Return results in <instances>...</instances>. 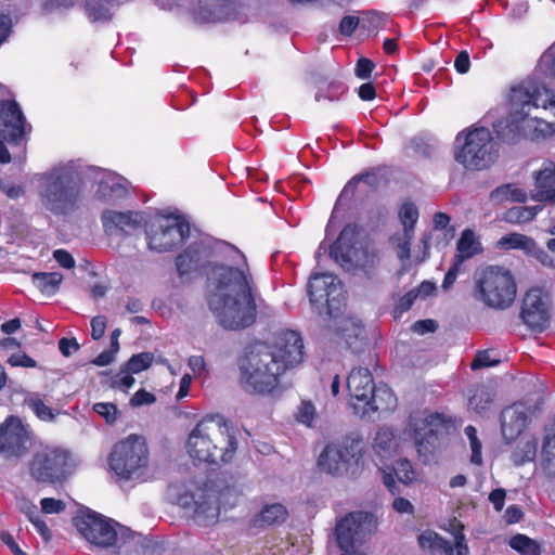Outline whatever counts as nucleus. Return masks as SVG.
Returning <instances> with one entry per match:
<instances>
[{"mask_svg": "<svg viewBox=\"0 0 555 555\" xmlns=\"http://www.w3.org/2000/svg\"><path fill=\"white\" fill-rule=\"evenodd\" d=\"M210 251L204 243L192 244L183 254L176 259V266L179 274L183 275L197 270L203 262L209 258Z\"/></svg>", "mask_w": 555, "mask_h": 555, "instance_id": "obj_27", "label": "nucleus"}, {"mask_svg": "<svg viewBox=\"0 0 555 555\" xmlns=\"http://www.w3.org/2000/svg\"><path fill=\"white\" fill-rule=\"evenodd\" d=\"M30 431L15 415L0 425V455L5 460L21 459L29 449Z\"/></svg>", "mask_w": 555, "mask_h": 555, "instance_id": "obj_16", "label": "nucleus"}, {"mask_svg": "<svg viewBox=\"0 0 555 555\" xmlns=\"http://www.w3.org/2000/svg\"><path fill=\"white\" fill-rule=\"evenodd\" d=\"M418 543L423 548L441 551L444 553V555H453V548L451 543L440 538L436 532H423L418 537Z\"/></svg>", "mask_w": 555, "mask_h": 555, "instance_id": "obj_37", "label": "nucleus"}, {"mask_svg": "<svg viewBox=\"0 0 555 555\" xmlns=\"http://www.w3.org/2000/svg\"><path fill=\"white\" fill-rule=\"evenodd\" d=\"M552 304L548 292L539 287L529 289L521 307V319L525 324L533 331H544L550 324Z\"/></svg>", "mask_w": 555, "mask_h": 555, "instance_id": "obj_17", "label": "nucleus"}, {"mask_svg": "<svg viewBox=\"0 0 555 555\" xmlns=\"http://www.w3.org/2000/svg\"><path fill=\"white\" fill-rule=\"evenodd\" d=\"M74 524L89 543L100 548L121 547L131 535L128 528L96 513L76 516Z\"/></svg>", "mask_w": 555, "mask_h": 555, "instance_id": "obj_9", "label": "nucleus"}, {"mask_svg": "<svg viewBox=\"0 0 555 555\" xmlns=\"http://www.w3.org/2000/svg\"><path fill=\"white\" fill-rule=\"evenodd\" d=\"M399 217L404 230L403 236H408L410 238L418 219V210L416 206L412 203H405L399 211Z\"/></svg>", "mask_w": 555, "mask_h": 555, "instance_id": "obj_42", "label": "nucleus"}, {"mask_svg": "<svg viewBox=\"0 0 555 555\" xmlns=\"http://www.w3.org/2000/svg\"><path fill=\"white\" fill-rule=\"evenodd\" d=\"M538 443L534 438L521 439L512 453V461L516 466L532 462L535 459Z\"/></svg>", "mask_w": 555, "mask_h": 555, "instance_id": "obj_32", "label": "nucleus"}, {"mask_svg": "<svg viewBox=\"0 0 555 555\" xmlns=\"http://www.w3.org/2000/svg\"><path fill=\"white\" fill-rule=\"evenodd\" d=\"M457 254L454 259H461L463 263L480 250L479 243L476 241L475 233L472 230H464L457 242Z\"/></svg>", "mask_w": 555, "mask_h": 555, "instance_id": "obj_35", "label": "nucleus"}, {"mask_svg": "<svg viewBox=\"0 0 555 555\" xmlns=\"http://www.w3.org/2000/svg\"><path fill=\"white\" fill-rule=\"evenodd\" d=\"M87 180L94 179L99 184L96 196L103 201H115L127 194L128 182L122 177L98 167H86Z\"/></svg>", "mask_w": 555, "mask_h": 555, "instance_id": "obj_22", "label": "nucleus"}, {"mask_svg": "<svg viewBox=\"0 0 555 555\" xmlns=\"http://www.w3.org/2000/svg\"><path fill=\"white\" fill-rule=\"evenodd\" d=\"M308 294L312 306L319 308L326 306L328 311L338 309L344 299L340 281L330 273H315L308 283Z\"/></svg>", "mask_w": 555, "mask_h": 555, "instance_id": "obj_18", "label": "nucleus"}, {"mask_svg": "<svg viewBox=\"0 0 555 555\" xmlns=\"http://www.w3.org/2000/svg\"><path fill=\"white\" fill-rule=\"evenodd\" d=\"M23 402L41 421L52 422L55 418V414L53 413L52 409L44 403L43 395L39 392L26 391Z\"/></svg>", "mask_w": 555, "mask_h": 555, "instance_id": "obj_30", "label": "nucleus"}, {"mask_svg": "<svg viewBox=\"0 0 555 555\" xmlns=\"http://www.w3.org/2000/svg\"><path fill=\"white\" fill-rule=\"evenodd\" d=\"M359 25V18L356 16H345L340 21L339 30L345 36H351Z\"/></svg>", "mask_w": 555, "mask_h": 555, "instance_id": "obj_62", "label": "nucleus"}, {"mask_svg": "<svg viewBox=\"0 0 555 555\" xmlns=\"http://www.w3.org/2000/svg\"><path fill=\"white\" fill-rule=\"evenodd\" d=\"M529 411L522 403H515L501 413V429L506 441H512L525 429Z\"/></svg>", "mask_w": 555, "mask_h": 555, "instance_id": "obj_24", "label": "nucleus"}, {"mask_svg": "<svg viewBox=\"0 0 555 555\" xmlns=\"http://www.w3.org/2000/svg\"><path fill=\"white\" fill-rule=\"evenodd\" d=\"M540 67L545 68L555 78V43L542 55Z\"/></svg>", "mask_w": 555, "mask_h": 555, "instance_id": "obj_54", "label": "nucleus"}, {"mask_svg": "<svg viewBox=\"0 0 555 555\" xmlns=\"http://www.w3.org/2000/svg\"><path fill=\"white\" fill-rule=\"evenodd\" d=\"M541 467L547 478L555 479V435L544 440Z\"/></svg>", "mask_w": 555, "mask_h": 555, "instance_id": "obj_39", "label": "nucleus"}, {"mask_svg": "<svg viewBox=\"0 0 555 555\" xmlns=\"http://www.w3.org/2000/svg\"><path fill=\"white\" fill-rule=\"evenodd\" d=\"M106 330V318L103 315L94 317L91 320V336L94 340L100 339Z\"/></svg>", "mask_w": 555, "mask_h": 555, "instance_id": "obj_57", "label": "nucleus"}, {"mask_svg": "<svg viewBox=\"0 0 555 555\" xmlns=\"http://www.w3.org/2000/svg\"><path fill=\"white\" fill-rule=\"evenodd\" d=\"M437 328V324L433 320H420L412 325V330L418 334L433 333Z\"/></svg>", "mask_w": 555, "mask_h": 555, "instance_id": "obj_64", "label": "nucleus"}, {"mask_svg": "<svg viewBox=\"0 0 555 555\" xmlns=\"http://www.w3.org/2000/svg\"><path fill=\"white\" fill-rule=\"evenodd\" d=\"M223 495L212 486L188 490L178 496V504L199 526L208 527L218 522L220 516V499Z\"/></svg>", "mask_w": 555, "mask_h": 555, "instance_id": "obj_12", "label": "nucleus"}, {"mask_svg": "<svg viewBox=\"0 0 555 555\" xmlns=\"http://www.w3.org/2000/svg\"><path fill=\"white\" fill-rule=\"evenodd\" d=\"M240 260L235 267L212 266L207 276V305L216 322L224 330L240 331L253 325L263 305L246 257L228 247Z\"/></svg>", "mask_w": 555, "mask_h": 555, "instance_id": "obj_1", "label": "nucleus"}, {"mask_svg": "<svg viewBox=\"0 0 555 555\" xmlns=\"http://www.w3.org/2000/svg\"><path fill=\"white\" fill-rule=\"evenodd\" d=\"M341 93L343 89L339 85H330L325 91H318L314 99L317 102H320L321 100L336 101L339 99Z\"/></svg>", "mask_w": 555, "mask_h": 555, "instance_id": "obj_53", "label": "nucleus"}, {"mask_svg": "<svg viewBox=\"0 0 555 555\" xmlns=\"http://www.w3.org/2000/svg\"><path fill=\"white\" fill-rule=\"evenodd\" d=\"M190 234V225L180 217L159 218L151 222L146 230L149 248L165 253L184 243Z\"/></svg>", "mask_w": 555, "mask_h": 555, "instance_id": "obj_14", "label": "nucleus"}, {"mask_svg": "<svg viewBox=\"0 0 555 555\" xmlns=\"http://www.w3.org/2000/svg\"><path fill=\"white\" fill-rule=\"evenodd\" d=\"M142 217L138 212H118L106 210L102 215L103 227L106 232L113 234L118 231L128 233L140 227Z\"/></svg>", "mask_w": 555, "mask_h": 555, "instance_id": "obj_26", "label": "nucleus"}, {"mask_svg": "<svg viewBox=\"0 0 555 555\" xmlns=\"http://www.w3.org/2000/svg\"><path fill=\"white\" fill-rule=\"evenodd\" d=\"M491 197L494 201H512L522 203L526 201L527 195L521 190L512 184H506L496 188L492 193Z\"/></svg>", "mask_w": 555, "mask_h": 555, "instance_id": "obj_41", "label": "nucleus"}, {"mask_svg": "<svg viewBox=\"0 0 555 555\" xmlns=\"http://www.w3.org/2000/svg\"><path fill=\"white\" fill-rule=\"evenodd\" d=\"M87 176L86 167L75 160L59 164L37 175L42 206L57 216L75 211L81 202Z\"/></svg>", "mask_w": 555, "mask_h": 555, "instance_id": "obj_3", "label": "nucleus"}, {"mask_svg": "<svg viewBox=\"0 0 555 555\" xmlns=\"http://www.w3.org/2000/svg\"><path fill=\"white\" fill-rule=\"evenodd\" d=\"M508 544L520 555H540L542 550L540 543L521 533L512 537Z\"/></svg>", "mask_w": 555, "mask_h": 555, "instance_id": "obj_36", "label": "nucleus"}, {"mask_svg": "<svg viewBox=\"0 0 555 555\" xmlns=\"http://www.w3.org/2000/svg\"><path fill=\"white\" fill-rule=\"evenodd\" d=\"M0 190L9 197V198H18L24 194L23 186L15 184L13 182L3 181L0 179Z\"/></svg>", "mask_w": 555, "mask_h": 555, "instance_id": "obj_58", "label": "nucleus"}, {"mask_svg": "<svg viewBox=\"0 0 555 555\" xmlns=\"http://www.w3.org/2000/svg\"><path fill=\"white\" fill-rule=\"evenodd\" d=\"M127 369L125 371H121L119 374L114 376L112 380V385L114 388L118 389H128L134 384V378L131 375Z\"/></svg>", "mask_w": 555, "mask_h": 555, "instance_id": "obj_51", "label": "nucleus"}, {"mask_svg": "<svg viewBox=\"0 0 555 555\" xmlns=\"http://www.w3.org/2000/svg\"><path fill=\"white\" fill-rule=\"evenodd\" d=\"M397 404V398L387 386H374L373 395L370 396L369 400L364 403L359 404L361 411L359 415L361 417H370L375 412H385L395 409Z\"/></svg>", "mask_w": 555, "mask_h": 555, "instance_id": "obj_25", "label": "nucleus"}, {"mask_svg": "<svg viewBox=\"0 0 555 555\" xmlns=\"http://www.w3.org/2000/svg\"><path fill=\"white\" fill-rule=\"evenodd\" d=\"M149 462V448L138 435H129L115 443L108 457L111 469L118 479L126 481H144Z\"/></svg>", "mask_w": 555, "mask_h": 555, "instance_id": "obj_7", "label": "nucleus"}, {"mask_svg": "<svg viewBox=\"0 0 555 555\" xmlns=\"http://www.w3.org/2000/svg\"><path fill=\"white\" fill-rule=\"evenodd\" d=\"M155 401H156V397L153 393H151L144 389H140L130 399V404L132 406H141L143 404H152Z\"/></svg>", "mask_w": 555, "mask_h": 555, "instance_id": "obj_55", "label": "nucleus"}, {"mask_svg": "<svg viewBox=\"0 0 555 555\" xmlns=\"http://www.w3.org/2000/svg\"><path fill=\"white\" fill-rule=\"evenodd\" d=\"M330 255L341 266L348 268H372L378 256L375 247L367 241L361 240L354 225H346L337 241L331 246Z\"/></svg>", "mask_w": 555, "mask_h": 555, "instance_id": "obj_10", "label": "nucleus"}, {"mask_svg": "<svg viewBox=\"0 0 555 555\" xmlns=\"http://www.w3.org/2000/svg\"><path fill=\"white\" fill-rule=\"evenodd\" d=\"M362 455V441L347 437L340 442L331 443L321 453L318 465L332 476H343L358 465Z\"/></svg>", "mask_w": 555, "mask_h": 555, "instance_id": "obj_13", "label": "nucleus"}, {"mask_svg": "<svg viewBox=\"0 0 555 555\" xmlns=\"http://www.w3.org/2000/svg\"><path fill=\"white\" fill-rule=\"evenodd\" d=\"M461 259H454L452 266L449 268L448 272L442 282V288L444 291H449L454 284L456 276L462 268Z\"/></svg>", "mask_w": 555, "mask_h": 555, "instance_id": "obj_50", "label": "nucleus"}, {"mask_svg": "<svg viewBox=\"0 0 555 555\" xmlns=\"http://www.w3.org/2000/svg\"><path fill=\"white\" fill-rule=\"evenodd\" d=\"M528 255L535 258L542 266L555 269V256L541 248L537 242L533 243V248Z\"/></svg>", "mask_w": 555, "mask_h": 555, "instance_id": "obj_48", "label": "nucleus"}, {"mask_svg": "<svg viewBox=\"0 0 555 555\" xmlns=\"http://www.w3.org/2000/svg\"><path fill=\"white\" fill-rule=\"evenodd\" d=\"M153 354L151 352H141L133 354L127 362L126 369L130 373H140L149 369L153 362Z\"/></svg>", "mask_w": 555, "mask_h": 555, "instance_id": "obj_44", "label": "nucleus"}, {"mask_svg": "<svg viewBox=\"0 0 555 555\" xmlns=\"http://www.w3.org/2000/svg\"><path fill=\"white\" fill-rule=\"evenodd\" d=\"M41 509L46 514H59L62 513L66 505L62 500H56L53 498H44L40 502Z\"/></svg>", "mask_w": 555, "mask_h": 555, "instance_id": "obj_49", "label": "nucleus"}, {"mask_svg": "<svg viewBox=\"0 0 555 555\" xmlns=\"http://www.w3.org/2000/svg\"><path fill=\"white\" fill-rule=\"evenodd\" d=\"M286 515V508L282 504L275 503L263 507L260 513V521L270 526L283 521Z\"/></svg>", "mask_w": 555, "mask_h": 555, "instance_id": "obj_43", "label": "nucleus"}, {"mask_svg": "<svg viewBox=\"0 0 555 555\" xmlns=\"http://www.w3.org/2000/svg\"><path fill=\"white\" fill-rule=\"evenodd\" d=\"M93 410L108 424H113L117 420L118 410L114 403L99 402L93 405Z\"/></svg>", "mask_w": 555, "mask_h": 555, "instance_id": "obj_47", "label": "nucleus"}, {"mask_svg": "<svg viewBox=\"0 0 555 555\" xmlns=\"http://www.w3.org/2000/svg\"><path fill=\"white\" fill-rule=\"evenodd\" d=\"M26 133V121L15 101L0 102V138L18 143Z\"/></svg>", "mask_w": 555, "mask_h": 555, "instance_id": "obj_20", "label": "nucleus"}, {"mask_svg": "<svg viewBox=\"0 0 555 555\" xmlns=\"http://www.w3.org/2000/svg\"><path fill=\"white\" fill-rule=\"evenodd\" d=\"M374 69V63L365 57H361L356 66V75L361 79H369Z\"/></svg>", "mask_w": 555, "mask_h": 555, "instance_id": "obj_56", "label": "nucleus"}, {"mask_svg": "<svg viewBox=\"0 0 555 555\" xmlns=\"http://www.w3.org/2000/svg\"><path fill=\"white\" fill-rule=\"evenodd\" d=\"M53 257L63 268L70 269L75 267V260L73 256L65 249H56L53 253Z\"/></svg>", "mask_w": 555, "mask_h": 555, "instance_id": "obj_61", "label": "nucleus"}, {"mask_svg": "<svg viewBox=\"0 0 555 555\" xmlns=\"http://www.w3.org/2000/svg\"><path fill=\"white\" fill-rule=\"evenodd\" d=\"M72 453L62 447L40 444L26 463L30 479L41 485L64 482L75 470Z\"/></svg>", "mask_w": 555, "mask_h": 555, "instance_id": "obj_6", "label": "nucleus"}, {"mask_svg": "<svg viewBox=\"0 0 555 555\" xmlns=\"http://www.w3.org/2000/svg\"><path fill=\"white\" fill-rule=\"evenodd\" d=\"M493 401L492 392L485 386L476 387L468 399V406L478 414H483Z\"/></svg>", "mask_w": 555, "mask_h": 555, "instance_id": "obj_38", "label": "nucleus"}, {"mask_svg": "<svg viewBox=\"0 0 555 555\" xmlns=\"http://www.w3.org/2000/svg\"><path fill=\"white\" fill-rule=\"evenodd\" d=\"M539 202L555 203V164L547 162L535 176V190L532 195Z\"/></svg>", "mask_w": 555, "mask_h": 555, "instance_id": "obj_28", "label": "nucleus"}, {"mask_svg": "<svg viewBox=\"0 0 555 555\" xmlns=\"http://www.w3.org/2000/svg\"><path fill=\"white\" fill-rule=\"evenodd\" d=\"M8 363L11 366H22V367H36L37 366V362L24 352H17V353L12 354L8 359Z\"/></svg>", "mask_w": 555, "mask_h": 555, "instance_id": "obj_52", "label": "nucleus"}, {"mask_svg": "<svg viewBox=\"0 0 555 555\" xmlns=\"http://www.w3.org/2000/svg\"><path fill=\"white\" fill-rule=\"evenodd\" d=\"M538 211V206H514L503 214L502 219L508 223H525L531 221L537 216Z\"/></svg>", "mask_w": 555, "mask_h": 555, "instance_id": "obj_40", "label": "nucleus"}, {"mask_svg": "<svg viewBox=\"0 0 555 555\" xmlns=\"http://www.w3.org/2000/svg\"><path fill=\"white\" fill-rule=\"evenodd\" d=\"M347 389L349 404L354 413L359 415L362 408L358 406L357 403H364L374 391L371 372L365 367L353 369L347 378Z\"/></svg>", "mask_w": 555, "mask_h": 555, "instance_id": "obj_23", "label": "nucleus"}, {"mask_svg": "<svg viewBox=\"0 0 555 555\" xmlns=\"http://www.w3.org/2000/svg\"><path fill=\"white\" fill-rule=\"evenodd\" d=\"M315 408L310 401H302L298 406V412L296 414V420L305 424L307 426H311L313 420L315 418Z\"/></svg>", "mask_w": 555, "mask_h": 555, "instance_id": "obj_46", "label": "nucleus"}, {"mask_svg": "<svg viewBox=\"0 0 555 555\" xmlns=\"http://www.w3.org/2000/svg\"><path fill=\"white\" fill-rule=\"evenodd\" d=\"M534 242L535 241L530 236L520 233H509L503 235L496 242V247L503 250L519 249L528 255L529 251L532 250Z\"/></svg>", "mask_w": 555, "mask_h": 555, "instance_id": "obj_31", "label": "nucleus"}, {"mask_svg": "<svg viewBox=\"0 0 555 555\" xmlns=\"http://www.w3.org/2000/svg\"><path fill=\"white\" fill-rule=\"evenodd\" d=\"M398 444L395 439L392 429L388 427H382L377 430L373 449L383 459L391 457L397 453Z\"/></svg>", "mask_w": 555, "mask_h": 555, "instance_id": "obj_29", "label": "nucleus"}, {"mask_svg": "<svg viewBox=\"0 0 555 555\" xmlns=\"http://www.w3.org/2000/svg\"><path fill=\"white\" fill-rule=\"evenodd\" d=\"M507 127L531 140L555 133V94L530 80L512 88Z\"/></svg>", "mask_w": 555, "mask_h": 555, "instance_id": "obj_2", "label": "nucleus"}, {"mask_svg": "<svg viewBox=\"0 0 555 555\" xmlns=\"http://www.w3.org/2000/svg\"><path fill=\"white\" fill-rule=\"evenodd\" d=\"M498 157V147L491 132L485 127L469 130L464 135L455 159L467 169L481 170L492 165Z\"/></svg>", "mask_w": 555, "mask_h": 555, "instance_id": "obj_11", "label": "nucleus"}, {"mask_svg": "<svg viewBox=\"0 0 555 555\" xmlns=\"http://www.w3.org/2000/svg\"><path fill=\"white\" fill-rule=\"evenodd\" d=\"M469 447L472 450L470 463L474 465H477V466L482 465V455H481L482 444H481V441L479 440V438L473 439L469 442Z\"/></svg>", "mask_w": 555, "mask_h": 555, "instance_id": "obj_63", "label": "nucleus"}, {"mask_svg": "<svg viewBox=\"0 0 555 555\" xmlns=\"http://www.w3.org/2000/svg\"><path fill=\"white\" fill-rule=\"evenodd\" d=\"M85 12L88 18L95 23L108 22L113 17L108 0H87L85 3Z\"/></svg>", "mask_w": 555, "mask_h": 555, "instance_id": "obj_33", "label": "nucleus"}, {"mask_svg": "<svg viewBox=\"0 0 555 555\" xmlns=\"http://www.w3.org/2000/svg\"><path fill=\"white\" fill-rule=\"evenodd\" d=\"M285 372L269 349V345L257 343L250 346L240 362L242 387L254 393H270L280 384Z\"/></svg>", "mask_w": 555, "mask_h": 555, "instance_id": "obj_5", "label": "nucleus"}, {"mask_svg": "<svg viewBox=\"0 0 555 555\" xmlns=\"http://www.w3.org/2000/svg\"><path fill=\"white\" fill-rule=\"evenodd\" d=\"M366 518L362 513H351L337 522L335 533L340 550L356 548L358 543H362L370 525Z\"/></svg>", "mask_w": 555, "mask_h": 555, "instance_id": "obj_21", "label": "nucleus"}, {"mask_svg": "<svg viewBox=\"0 0 555 555\" xmlns=\"http://www.w3.org/2000/svg\"><path fill=\"white\" fill-rule=\"evenodd\" d=\"M188 364H189L190 369L192 370V372L194 373V375H196V376L205 375L207 372L206 363H205L204 357H202V356L190 357Z\"/></svg>", "mask_w": 555, "mask_h": 555, "instance_id": "obj_60", "label": "nucleus"}, {"mask_svg": "<svg viewBox=\"0 0 555 555\" xmlns=\"http://www.w3.org/2000/svg\"><path fill=\"white\" fill-rule=\"evenodd\" d=\"M516 294V282L505 268L490 266L475 275V298L489 308H509L515 301Z\"/></svg>", "mask_w": 555, "mask_h": 555, "instance_id": "obj_8", "label": "nucleus"}, {"mask_svg": "<svg viewBox=\"0 0 555 555\" xmlns=\"http://www.w3.org/2000/svg\"><path fill=\"white\" fill-rule=\"evenodd\" d=\"M499 361L491 360L488 351L479 352L470 364L472 370H477L487 366H493Z\"/></svg>", "mask_w": 555, "mask_h": 555, "instance_id": "obj_59", "label": "nucleus"}, {"mask_svg": "<svg viewBox=\"0 0 555 555\" xmlns=\"http://www.w3.org/2000/svg\"><path fill=\"white\" fill-rule=\"evenodd\" d=\"M237 450L233 428L221 416L204 417L189 434L186 451L199 463H230Z\"/></svg>", "mask_w": 555, "mask_h": 555, "instance_id": "obj_4", "label": "nucleus"}, {"mask_svg": "<svg viewBox=\"0 0 555 555\" xmlns=\"http://www.w3.org/2000/svg\"><path fill=\"white\" fill-rule=\"evenodd\" d=\"M393 470L397 478L403 483L412 482L415 479V472L408 460L398 461Z\"/></svg>", "mask_w": 555, "mask_h": 555, "instance_id": "obj_45", "label": "nucleus"}, {"mask_svg": "<svg viewBox=\"0 0 555 555\" xmlns=\"http://www.w3.org/2000/svg\"><path fill=\"white\" fill-rule=\"evenodd\" d=\"M408 426L417 452L420 455H426L435 448L438 436L447 429V422L441 414L424 411L411 415Z\"/></svg>", "mask_w": 555, "mask_h": 555, "instance_id": "obj_15", "label": "nucleus"}, {"mask_svg": "<svg viewBox=\"0 0 555 555\" xmlns=\"http://www.w3.org/2000/svg\"><path fill=\"white\" fill-rule=\"evenodd\" d=\"M269 349L284 372L304 361V341L295 331L286 330L279 333L274 343L269 345Z\"/></svg>", "mask_w": 555, "mask_h": 555, "instance_id": "obj_19", "label": "nucleus"}, {"mask_svg": "<svg viewBox=\"0 0 555 555\" xmlns=\"http://www.w3.org/2000/svg\"><path fill=\"white\" fill-rule=\"evenodd\" d=\"M63 280L59 272L35 273L33 275L34 285L44 295H54Z\"/></svg>", "mask_w": 555, "mask_h": 555, "instance_id": "obj_34", "label": "nucleus"}]
</instances>
